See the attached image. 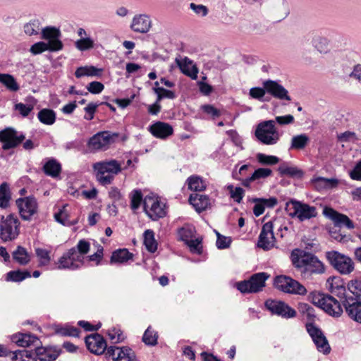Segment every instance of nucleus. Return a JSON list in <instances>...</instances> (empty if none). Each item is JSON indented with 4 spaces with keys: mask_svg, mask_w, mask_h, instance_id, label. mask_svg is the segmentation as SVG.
Returning <instances> with one entry per match:
<instances>
[{
    "mask_svg": "<svg viewBox=\"0 0 361 361\" xmlns=\"http://www.w3.org/2000/svg\"><path fill=\"white\" fill-rule=\"evenodd\" d=\"M290 259L293 265L300 270L303 279L311 280L314 275L325 271L324 264L312 253L295 249L292 251Z\"/></svg>",
    "mask_w": 361,
    "mask_h": 361,
    "instance_id": "obj_1",
    "label": "nucleus"
},
{
    "mask_svg": "<svg viewBox=\"0 0 361 361\" xmlns=\"http://www.w3.org/2000/svg\"><path fill=\"white\" fill-rule=\"evenodd\" d=\"M323 214L332 220L337 226H345L348 229L354 228L353 221L346 215L338 213L331 207H326L323 210Z\"/></svg>",
    "mask_w": 361,
    "mask_h": 361,
    "instance_id": "obj_21",
    "label": "nucleus"
},
{
    "mask_svg": "<svg viewBox=\"0 0 361 361\" xmlns=\"http://www.w3.org/2000/svg\"><path fill=\"white\" fill-rule=\"evenodd\" d=\"M306 329L314 341L317 349L325 355L329 354L331 348L323 332L312 323L306 324Z\"/></svg>",
    "mask_w": 361,
    "mask_h": 361,
    "instance_id": "obj_14",
    "label": "nucleus"
},
{
    "mask_svg": "<svg viewBox=\"0 0 361 361\" xmlns=\"http://www.w3.org/2000/svg\"><path fill=\"white\" fill-rule=\"evenodd\" d=\"M278 171L281 176H287L291 178H300L303 176V171L296 166H289L286 163L281 164Z\"/></svg>",
    "mask_w": 361,
    "mask_h": 361,
    "instance_id": "obj_30",
    "label": "nucleus"
},
{
    "mask_svg": "<svg viewBox=\"0 0 361 361\" xmlns=\"http://www.w3.org/2000/svg\"><path fill=\"white\" fill-rule=\"evenodd\" d=\"M143 207L146 214L153 221L166 215V204L157 197L147 195L143 200Z\"/></svg>",
    "mask_w": 361,
    "mask_h": 361,
    "instance_id": "obj_10",
    "label": "nucleus"
},
{
    "mask_svg": "<svg viewBox=\"0 0 361 361\" xmlns=\"http://www.w3.org/2000/svg\"><path fill=\"white\" fill-rule=\"evenodd\" d=\"M188 188L195 192H200L206 188L203 179L197 176H192L187 180Z\"/></svg>",
    "mask_w": 361,
    "mask_h": 361,
    "instance_id": "obj_42",
    "label": "nucleus"
},
{
    "mask_svg": "<svg viewBox=\"0 0 361 361\" xmlns=\"http://www.w3.org/2000/svg\"><path fill=\"white\" fill-rule=\"evenodd\" d=\"M107 353L114 361H131L134 357V351L128 347L110 346Z\"/></svg>",
    "mask_w": 361,
    "mask_h": 361,
    "instance_id": "obj_23",
    "label": "nucleus"
},
{
    "mask_svg": "<svg viewBox=\"0 0 361 361\" xmlns=\"http://www.w3.org/2000/svg\"><path fill=\"white\" fill-rule=\"evenodd\" d=\"M31 274L28 271H11L6 274V280L7 281L20 282L27 278H30Z\"/></svg>",
    "mask_w": 361,
    "mask_h": 361,
    "instance_id": "obj_44",
    "label": "nucleus"
},
{
    "mask_svg": "<svg viewBox=\"0 0 361 361\" xmlns=\"http://www.w3.org/2000/svg\"><path fill=\"white\" fill-rule=\"evenodd\" d=\"M202 111L209 115L213 119L218 118L221 116V111L211 104H204L202 106Z\"/></svg>",
    "mask_w": 361,
    "mask_h": 361,
    "instance_id": "obj_62",
    "label": "nucleus"
},
{
    "mask_svg": "<svg viewBox=\"0 0 361 361\" xmlns=\"http://www.w3.org/2000/svg\"><path fill=\"white\" fill-rule=\"evenodd\" d=\"M35 253L37 257L39 258L40 266H46L49 264L51 261L49 251L38 247L35 249Z\"/></svg>",
    "mask_w": 361,
    "mask_h": 361,
    "instance_id": "obj_52",
    "label": "nucleus"
},
{
    "mask_svg": "<svg viewBox=\"0 0 361 361\" xmlns=\"http://www.w3.org/2000/svg\"><path fill=\"white\" fill-rule=\"evenodd\" d=\"M69 257L72 259L73 262L76 263L78 266V269L82 267L84 262V256L76 250L75 247H72L67 251Z\"/></svg>",
    "mask_w": 361,
    "mask_h": 361,
    "instance_id": "obj_58",
    "label": "nucleus"
},
{
    "mask_svg": "<svg viewBox=\"0 0 361 361\" xmlns=\"http://www.w3.org/2000/svg\"><path fill=\"white\" fill-rule=\"evenodd\" d=\"M144 244L146 249L154 253L157 250V243L154 238V233L152 230H147L144 233Z\"/></svg>",
    "mask_w": 361,
    "mask_h": 361,
    "instance_id": "obj_40",
    "label": "nucleus"
},
{
    "mask_svg": "<svg viewBox=\"0 0 361 361\" xmlns=\"http://www.w3.org/2000/svg\"><path fill=\"white\" fill-rule=\"evenodd\" d=\"M43 171L44 173L52 178L58 177L61 171V166L54 159H49L43 166Z\"/></svg>",
    "mask_w": 361,
    "mask_h": 361,
    "instance_id": "obj_31",
    "label": "nucleus"
},
{
    "mask_svg": "<svg viewBox=\"0 0 361 361\" xmlns=\"http://www.w3.org/2000/svg\"><path fill=\"white\" fill-rule=\"evenodd\" d=\"M85 344L87 349L96 355L102 354L106 348V341L97 334L86 336Z\"/></svg>",
    "mask_w": 361,
    "mask_h": 361,
    "instance_id": "obj_22",
    "label": "nucleus"
},
{
    "mask_svg": "<svg viewBox=\"0 0 361 361\" xmlns=\"http://www.w3.org/2000/svg\"><path fill=\"white\" fill-rule=\"evenodd\" d=\"M149 131L157 138L166 139L173 135V128L167 123L157 121L149 127Z\"/></svg>",
    "mask_w": 361,
    "mask_h": 361,
    "instance_id": "obj_25",
    "label": "nucleus"
},
{
    "mask_svg": "<svg viewBox=\"0 0 361 361\" xmlns=\"http://www.w3.org/2000/svg\"><path fill=\"white\" fill-rule=\"evenodd\" d=\"M130 200V208L133 212H135L143 202V196L140 190H133L129 195Z\"/></svg>",
    "mask_w": 361,
    "mask_h": 361,
    "instance_id": "obj_45",
    "label": "nucleus"
},
{
    "mask_svg": "<svg viewBox=\"0 0 361 361\" xmlns=\"http://www.w3.org/2000/svg\"><path fill=\"white\" fill-rule=\"evenodd\" d=\"M37 118L43 124L51 126L55 123L56 115L52 109H42L38 112Z\"/></svg>",
    "mask_w": 361,
    "mask_h": 361,
    "instance_id": "obj_35",
    "label": "nucleus"
},
{
    "mask_svg": "<svg viewBox=\"0 0 361 361\" xmlns=\"http://www.w3.org/2000/svg\"><path fill=\"white\" fill-rule=\"evenodd\" d=\"M133 258V254L127 249H119L114 251L111 257V263L123 264Z\"/></svg>",
    "mask_w": 361,
    "mask_h": 361,
    "instance_id": "obj_37",
    "label": "nucleus"
},
{
    "mask_svg": "<svg viewBox=\"0 0 361 361\" xmlns=\"http://www.w3.org/2000/svg\"><path fill=\"white\" fill-rule=\"evenodd\" d=\"M312 183L317 190H322L336 187L338 185V181L335 178L317 177L312 180Z\"/></svg>",
    "mask_w": 361,
    "mask_h": 361,
    "instance_id": "obj_32",
    "label": "nucleus"
},
{
    "mask_svg": "<svg viewBox=\"0 0 361 361\" xmlns=\"http://www.w3.org/2000/svg\"><path fill=\"white\" fill-rule=\"evenodd\" d=\"M153 91L157 95V99L158 100V102H160L161 99L164 98L171 99L176 98V94L174 93V92L164 89V87H153Z\"/></svg>",
    "mask_w": 361,
    "mask_h": 361,
    "instance_id": "obj_49",
    "label": "nucleus"
},
{
    "mask_svg": "<svg viewBox=\"0 0 361 361\" xmlns=\"http://www.w3.org/2000/svg\"><path fill=\"white\" fill-rule=\"evenodd\" d=\"M348 316L353 321L361 324V302L358 298L348 297L342 301Z\"/></svg>",
    "mask_w": 361,
    "mask_h": 361,
    "instance_id": "obj_19",
    "label": "nucleus"
},
{
    "mask_svg": "<svg viewBox=\"0 0 361 361\" xmlns=\"http://www.w3.org/2000/svg\"><path fill=\"white\" fill-rule=\"evenodd\" d=\"M255 136L263 144L272 145L279 140V135L275 127V121L269 120L258 124Z\"/></svg>",
    "mask_w": 361,
    "mask_h": 361,
    "instance_id": "obj_7",
    "label": "nucleus"
},
{
    "mask_svg": "<svg viewBox=\"0 0 361 361\" xmlns=\"http://www.w3.org/2000/svg\"><path fill=\"white\" fill-rule=\"evenodd\" d=\"M257 159L263 165H274L279 161V159L277 157L262 153H258L257 154Z\"/></svg>",
    "mask_w": 361,
    "mask_h": 361,
    "instance_id": "obj_51",
    "label": "nucleus"
},
{
    "mask_svg": "<svg viewBox=\"0 0 361 361\" xmlns=\"http://www.w3.org/2000/svg\"><path fill=\"white\" fill-rule=\"evenodd\" d=\"M348 290L358 298L361 296V277L352 280L348 284Z\"/></svg>",
    "mask_w": 361,
    "mask_h": 361,
    "instance_id": "obj_54",
    "label": "nucleus"
},
{
    "mask_svg": "<svg viewBox=\"0 0 361 361\" xmlns=\"http://www.w3.org/2000/svg\"><path fill=\"white\" fill-rule=\"evenodd\" d=\"M101 104H102V102H90L89 103L87 106L84 108V110L85 111V115L84 116V119L87 121H91L94 118V114L97 111V109L98 106H99Z\"/></svg>",
    "mask_w": 361,
    "mask_h": 361,
    "instance_id": "obj_53",
    "label": "nucleus"
},
{
    "mask_svg": "<svg viewBox=\"0 0 361 361\" xmlns=\"http://www.w3.org/2000/svg\"><path fill=\"white\" fill-rule=\"evenodd\" d=\"M11 200V191L7 183H3L0 185V207L6 208L9 205Z\"/></svg>",
    "mask_w": 361,
    "mask_h": 361,
    "instance_id": "obj_41",
    "label": "nucleus"
},
{
    "mask_svg": "<svg viewBox=\"0 0 361 361\" xmlns=\"http://www.w3.org/2000/svg\"><path fill=\"white\" fill-rule=\"evenodd\" d=\"M274 286L287 293L305 295L307 293L306 288L298 281L286 276H278L274 279Z\"/></svg>",
    "mask_w": 361,
    "mask_h": 361,
    "instance_id": "obj_11",
    "label": "nucleus"
},
{
    "mask_svg": "<svg viewBox=\"0 0 361 361\" xmlns=\"http://www.w3.org/2000/svg\"><path fill=\"white\" fill-rule=\"evenodd\" d=\"M310 142V137L305 133L295 135L290 142V149L301 150L305 149Z\"/></svg>",
    "mask_w": 361,
    "mask_h": 361,
    "instance_id": "obj_34",
    "label": "nucleus"
},
{
    "mask_svg": "<svg viewBox=\"0 0 361 361\" xmlns=\"http://www.w3.org/2000/svg\"><path fill=\"white\" fill-rule=\"evenodd\" d=\"M15 109L17 110L22 116L26 117L32 111L33 106L27 105L23 103H18L15 105Z\"/></svg>",
    "mask_w": 361,
    "mask_h": 361,
    "instance_id": "obj_64",
    "label": "nucleus"
},
{
    "mask_svg": "<svg viewBox=\"0 0 361 361\" xmlns=\"http://www.w3.org/2000/svg\"><path fill=\"white\" fill-rule=\"evenodd\" d=\"M272 174V171L268 168H259L254 171L251 176V179L255 180L260 178H266Z\"/></svg>",
    "mask_w": 361,
    "mask_h": 361,
    "instance_id": "obj_61",
    "label": "nucleus"
},
{
    "mask_svg": "<svg viewBox=\"0 0 361 361\" xmlns=\"http://www.w3.org/2000/svg\"><path fill=\"white\" fill-rule=\"evenodd\" d=\"M79 331L78 329L68 326L57 327L56 329L58 334L65 336H78Z\"/></svg>",
    "mask_w": 361,
    "mask_h": 361,
    "instance_id": "obj_55",
    "label": "nucleus"
},
{
    "mask_svg": "<svg viewBox=\"0 0 361 361\" xmlns=\"http://www.w3.org/2000/svg\"><path fill=\"white\" fill-rule=\"evenodd\" d=\"M58 263V269H68L71 270H75L78 269V266L76 265L75 262H73L67 252L59 258Z\"/></svg>",
    "mask_w": 361,
    "mask_h": 361,
    "instance_id": "obj_46",
    "label": "nucleus"
},
{
    "mask_svg": "<svg viewBox=\"0 0 361 361\" xmlns=\"http://www.w3.org/2000/svg\"><path fill=\"white\" fill-rule=\"evenodd\" d=\"M16 204L19 209L21 218L24 220H30L37 212V200L32 196L19 198L16 200Z\"/></svg>",
    "mask_w": 361,
    "mask_h": 361,
    "instance_id": "obj_16",
    "label": "nucleus"
},
{
    "mask_svg": "<svg viewBox=\"0 0 361 361\" xmlns=\"http://www.w3.org/2000/svg\"><path fill=\"white\" fill-rule=\"evenodd\" d=\"M0 83L11 92H17L20 89L16 80L10 74L0 73Z\"/></svg>",
    "mask_w": 361,
    "mask_h": 361,
    "instance_id": "obj_38",
    "label": "nucleus"
},
{
    "mask_svg": "<svg viewBox=\"0 0 361 361\" xmlns=\"http://www.w3.org/2000/svg\"><path fill=\"white\" fill-rule=\"evenodd\" d=\"M217 235L216 246L219 249L228 248L231 243V240L229 238L221 235L219 232L216 231Z\"/></svg>",
    "mask_w": 361,
    "mask_h": 361,
    "instance_id": "obj_63",
    "label": "nucleus"
},
{
    "mask_svg": "<svg viewBox=\"0 0 361 361\" xmlns=\"http://www.w3.org/2000/svg\"><path fill=\"white\" fill-rule=\"evenodd\" d=\"M11 340L18 346L27 348L34 346L35 348L39 344V338L31 334H18L13 335Z\"/></svg>",
    "mask_w": 361,
    "mask_h": 361,
    "instance_id": "obj_26",
    "label": "nucleus"
},
{
    "mask_svg": "<svg viewBox=\"0 0 361 361\" xmlns=\"http://www.w3.org/2000/svg\"><path fill=\"white\" fill-rule=\"evenodd\" d=\"M42 39L47 40L51 47V51H56L63 49V43L60 40L61 35L59 28L47 26L42 30Z\"/></svg>",
    "mask_w": 361,
    "mask_h": 361,
    "instance_id": "obj_17",
    "label": "nucleus"
},
{
    "mask_svg": "<svg viewBox=\"0 0 361 361\" xmlns=\"http://www.w3.org/2000/svg\"><path fill=\"white\" fill-rule=\"evenodd\" d=\"M266 272L254 274L249 280H245L236 283V288L243 293H257L265 286L266 281L269 278Z\"/></svg>",
    "mask_w": 361,
    "mask_h": 361,
    "instance_id": "obj_9",
    "label": "nucleus"
},
{
    "mask_svg": "<svg viewBox=\"0 0 361 361\" xmlns=\"http://www.w3.org/2000/svg\"><path fill=\"white\" fill-rule=\"evenodd\" d=\"M97 180L102 185H110L123 170L122 163L116 159L98 161L92 165Z\"/></svg>",
    "mask_w": 361,
    "mask_h": 361,
    "instance_id": "obj_2",
    "label": "nucleus"
},
{
    "mask_svg": "<svg viewBox=\"0 0 361 361\" xmlns=\"http://www.w3.org/2000/svg\"><path fill=\"white\" fill-rule=\"evenodd\" d=\"M315 48L322 54L329 51V41L325 37H319L314 42Z\"/></svg>",
    "mask_w": 361,
    "mask_h": 361,
    "instance_id": "obj_56",
    "label": "nucleus"
},
{
    "mask_svg": "<svg viewBox=\"0 0 361 361\" xmlns=\"http://www.w3.org/2000/svg\"><path fill=\"white\" fill-rule=\"evenodd\" d=\"M118 137V134L116 133L99 132L89 140L87 146L91 151L106 150Z\"/></svg>",
    "mask_w": 361,
    "mask_h": 361,
    "instance_id": "obj_12",
    "label": "nucleus"
},
{
    "mask_svg": "<svg viewBox=\"0 0 361 361\" xmlns=\"http://www.w3.org/2000/svg\"><path fill=\"white\" fill-rule=\"evenodd\" d=\"M228 189L229 190L231 197L238 203H240L244 196V190L240 187L234 188L231 185L228 186Z\"/></svg>",
    "mask_w": 361,
    "mask_h": 361,
    "instance_id": "obj_60",
    "label": "nucleus"
},
{
    "mask_svg": "<svg viewBox=\"0 0 361 361\" xmlns=\"http://www.w3.org/2000/svg\"><path fill=\"white\" fill-rule=\"evenodd\" d=\"M41 23L38 19H33L23 25V31L28 36L37 35L40 30Z\"/></svg>",
    "mask_w": 361,
    "mask_h": 361,
    "instance_id": "obj_43",
    "label": "nucleus"
},
{
    "mask_svg": "<svg viewBox=\"0 0 361 361\" xmlns=\"http://www.w3.org/2000/svg\"><path fill=\"white\" fill-rule=\"evenodd\" d=\"M261 12L267 21L279 23L288 16L290 9L286 0H264L261 4Z\"/></svg>",
    "mask_w": 361,
    "mask_h": 361,
    "instance_id": "obj_3",
    "label": "nucleus"
},
{
    "mask_svg": "<svg viewBox=\"0 0 361 361\" xmlns=\"http://www.w3.org/2000/svg\"><path fill=\"white\" fill-rule=\"evenodd\" d=\"M11 361H36L34 352L27 350H18L9 353Z\"/></svg>",
    "mask_w": 361,
    "mask_h": 361,
    "instance_id": "obj_33",
    "label": "nucleus"
},
{
    "mask_svg": "<svg viewBox=\"0 0 361 361\" xmlns=\"http://www.w3.org/2000/svg\"><path fill=\"white\" fill-rule=\"evenodd\" d=\"M13 259L20 265L28 264L30 257L26 249L22 246H18L16 250L12 253Z\"/></svg>",
    "mask_w": 361,
    "mask_h": 361,
    "instance_id": "obj_39",
    "label": "nucleus"
},
{
    "mask_svg": "<svg viewBox=\"0 0 361 361\" xmlns=\"http://www.w3.org/2000/svg\"><path fill=\"white\" fill-rule=\"evenodd\" d=\"M23 133H18L13 128H6L0 131V142H2V149L8 150L16 148L25 140Z\"/></svg>",
    "mask_w": 361,
    "mask_h": 361,
    "instance_id": "obj_13",
    "label": "nucleus"
},
{
    "mask_svg": "<svg viewBox=\"0 0 361 361\" xmlns=\"http://www.w3.org/2000/svg\"><path fill=\"white\" fill-rule=\"evenodd\" d=\"M152 27V20L146 14L135 15L130 24V28L135 32L147 33Z\"/></svg>",
    "mask_w": 361,
    "mask_h": 361,
    "instance_id": "obj_24",
    "label": "nucleus"
},
{
    "mask_svg": "<svg viewBox=\"0 0 361 361\" xmlns=\"http://www.w3.org/2000/svg\"><path fill=\"white\" fill-rule=\"evenodd\" d=\"M20 223L18 217L13 214L2 216L0 222V238L4 241L16 239L20 233Z\"/></svg>",
    "mask_w": 361,
    "mask_h": 361,
    "instance_id": "obj_6",
    "label": "nucleus"
},
{
    "mask_svg": "<svg viewBox=\"0 0 361 361\" xmlns=\"http://www.w3.org/2000/svg\"><path fill=\"white\" fill-rule=\"evenodd\" d=\"M285 209L290 217H297L300 221L309 220L317 216L315 207L295 200H290L286 202Z\"/></svg>",
    "mask_w": 361,
    "mask_h": 361,
    "instance_id": "obj_4",
    "label": "nucleus"
},
{
    "mask_svg": "<svg viewBox=\"0 0 361 361\" xmlns=\"http://www.w3.org/2000/svg\"><path fill=\"white\" fill-rule=\"evenodd\" d=\"M312 302L331 316L340 317L343 312L341 303L330 295L313 293Z\"/></svg>",
    "mask_w": 361,
    "mask_h": 361,
    "instance_id": "obj_5",
    "label": "nucleus"
},
{
    "mask_svg": "<svg viewBox=\"0 0 361 361\" xmlns=\"http://www.w3.org/2000/svg\"><path fill=\"white\" fill-rule=\"evenodd\" d=\"M194 228L190 226H183L178 230V235L181 240L187 243L193 237Z\"/></svg>",
    "mask_w": 361,
    "mask_h": 361,
    "instance_id": "obj_59",
    "label": "nucleus"
},
{
    "mask_svg": "<svg viewBox=\"0 0 361 361\" xmlns=\"http://www.w3.org/2000/svg\"><path fill=\"white\" fill-rule=\"evenodd\" d=\"M330 291L341 299V301L345 300L348 297H353L351 295L347 293L346 289L343 285H334L331 284Z\"/></svg>",
    "mask_w": 361,
    "mask_h": 361,
    "instance_id": "obj_48",
    "label": "nucleus"
},
{
    "mask_svg": "<svg viewBox=\"0 0 361 361\" xmlns=\"http://www.w3.org/2000/svg\"><path fill=\"white\" fill-rule=\"evenodd\" d=\"M176 62L183 74L192 80L197 78L198 68L188 58L185 57L183 61L176 59Z\"/></svg>",
    "mask_w": 361,
    "mask_h": 361,
    "instance_id": "obj_27",
    "label": "nucleus"
},
{
    "mask_svg": "<svg viewBox=\"0 0 361 361\" xmlns=\"http://www.w3.org/2000/svg\"><path fill=\"white\" fill-rule=\"evenodd\" d=\"M36 360L40 361H54L59 355V351L56 349L38 347L35 348L34 352Z\"/></svg>",
    "mask_w": 361,
    "mask_h": 361,
    "instance_id": "obj_28",
    "label": "nucleus"
},
{
    "mask_svg": "<svg viewBox=\"0 0 361 361\" xmlns=\"http://www.w3.org/2000/svg\"><path fill=\"white\" fill-rule=\"evenodd\" d=\"M102 72V69H99L93 66H86L78 68L75 72V75L78 78L83 76H100Z\"/></svg>",
    "mask_w": 361,
    "mask_h": 361,
    "instance_id": "obj_36",
    "label": "nucleus"
},
{
    "mask_svg": "<svg viewBox=\"0 0 361 361\" xmlns=\"http://www.w3.org/2000/svg\"><path fill=\"white\" fill-rule=\"evenodd\" d=\"M157 333L148 327L144 333L142 341L146 345H155L157 343Z\"/></svg>",
    "mask_w": 361,
    "mask_h": 361,
    "instance_id": "obj_50",
    "label": "nucleus"
},
{
    "mask_svg": "<svg viewBox=\"0 0 361 361\" xmlns=\"http://www.w3.org/2000/svg\"><path fill=\"white\" fill-rule=\"evenodd\" d=\"M75 47L80 51L91 49L94 47V42L90 37L79 39L75 42Z\"/></svg>",
    "mask_w": 361,
    "mask_h": 361,
    "instance_id": "obj_47",
    "label": "nucleus"
},
{
    "mask_svg": "<svg viewBox=\"0 0 361 361\" xmlns=\"http://www.w3.org/2000/svg\"><path fill=\"white\" fill-rule=\"evenodd\" d=\"M263 85L267 92L274 98L280 100H291L288 91L277 82L267 80L263 82Z\"/></svg>",
    "mask_w": 361,
    "mask_h": 361,
    "instance_id": "obj_20",
    "label": "nucleus"
},
{
    "mask_svg": "<svg viewBox=\"0 0 361 361\" xmlns=\"http://www.w3.org/2000/svg\"><path fill=\"white\" fill-rule=\"evenodd\" d=\"M189 202L199 213L205 210L209 205V197L207 195L197 193L190 195Z\"/></svg>",
    "mask_w": 361,
    "mask_h": 361,
    "instance_id": "obj_29",
    "label": "nucleus"
},
{
    "mask_svg": "<svg viewBox=\"0 0 361 361\" xmlns=\"http://www.w3.org/2000/svg\"><path fill=\"white\" fill-rule=\"evenodd\" d=\"M47 50L51 51V47L47 43L44 42H36L32 45L30 49V51L34 55L42 54V52Z\"/></svg>",
    "mask_w": 361,
    "mask_h": 361,
    "instance_id": "obj_57",
    "label": "nucleus"
},
{
    "mask_svg": "<svg viewBox=\"0 0 361 361\" xmlns=\"http://www.w3.org/2000/svg\"><path fill=\"white\" fill-rule=\"evenodd\" d=\"M266 307L272 313L285 318H293L296 315L294 309L284 302L268 300L265 302Z\"/></svg>",
    "mask_w": 361,
    "mask_h": 361,
    "instance_id": "obj_18",
    "label": "nucleus"
},
{
    "mask_svg": "<svg viewBox=\"0 0 361 361\" xmlns=\"http://www.w3.org/2000/svg\"><path fill=\"white\" fill-rule=\"evenodd\" d=\"M326 257L330 264L340 274L347 275L354 270L353 259L337 251H329L326 253Z\"/></svg>",
    "mask_w": 361,
    "mask_h": 361,
    "instance_id": "obj_8",
    "label": "nucleus"
},
{
    "mask_svg": "<svg viewBox=\"0 0 361 361\" xmlns=\"http://www.w3.org/2000/svg\"><path fill=\"white\" fill-rule=\"evenodd\" d=\"M274 225L271 221L263 224L259 233L257 246L264 250H269L274 247L276 238L273 232Z\"/></svg>",
    "mask_w": 361,
    "mask_h": 361,
    "instance_id": "obj_15",
    "label": "nucleus"
}]
</instances>
